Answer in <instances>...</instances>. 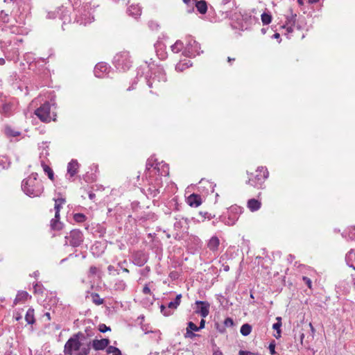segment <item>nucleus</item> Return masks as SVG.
Segmentation results:
<instances>
[{
  "mask_svg": "<svg viewBox=\"0 0 355 355\" xmlns=\"http://www.w3.org/2000/svg\"><path fill=\"white\" fill-rule=\"evenodd\" d=\"M240 331L243 336H248L252 331V327L249 324H244L241 326Z\"/></svg>",
  "mask_w": 355,
  "mask_h": 355,
  "instance_id": "28",
  "label": "nucleus"
},
{
  "mask_svg": "<svg viewBox=\"0 0 355 355\" xmlns=\"http://www.w3.org/2000/svg\"><path fill=\"white\" fill-rule=\"evenodd\" d=\"M110 340L107 338L94 339L91 342L85 334L78 332L73 334L65 343L64 353L67 355H88L91 345L98 351L108 347Z\"/></svg>",
  "mask_w": 355,
  "mask_h": 355,
  "instance_id": "1",
  "label": "nucleus"
},
{
  "mask_svg": "<svg viewBox=\"0 0 355 355\" xmlns=\"http://www.w3.org/2000/svg\"><path fill=\"white\" fill-rule=\"evenodd\" d=\"M219 245H220L219 239L217 236H214L209 239V241L207 243V248L211 251L216 252L218 250Z\"/></svg>",
  "mask_w": 355,
  "mask_h": 355,
  "instance_id": "15",
  "label": "nucleus"
},
{
  "mask_svg": "<svg viewBox=\"0 0 355 355\" xmlns=\"http://www.w3.org/2000/svg\"><path fill=\"white\" fill-rule=\"evenodd\" d=\"M73 218L76 222L82 223L85 220V216L83 214H76Z\"/></svg>",
  "mask_w": 355,
  "mask_h": 355,
  "instance_id": "34",
  "label": "nucleus"
},
{
  "mask_svg": "<svg viewBox=\"0 0 355 355\" xmlns=\"http://www.w3.org/2000/svg\"><path fill=\"white\" fill-rule=\"evenodd\" d=\"M19 318H20V317H19V316H17V317L16 318V320H19Z\"/></svg>",
  "mask_w": 355,
  "mask_h": 355,
  "instance_id": "64",
  "label": "nucleus"
},
{
  "mask_svg": "<svg viewBox=\"0 0 355 355\" xmlns=\"http://www.w3.org/2000/svg\"><path fill=\"white\" fill-rule=\"evenodd\" d=\"M149 166H150V163L148 162V163L147 164V167H148V170H150V168L149 167Z\"/></svg>",
  "mask_w": 355,
  "mask_h": 355,
  "instance_id": "58",
  "label": "nucleus"
},
{
  "mask_svg": "<svg viewBox=\"0 0 355 355\" xmlns=\"http://www.w3.org/2000/svg\"><path fill=\"white\" fill-rule=\"evenodd\" d=\"M261 17V21L264 25L269 24L272 21V17L270 14L263 13Z\"/></svg>",
  "mask_w": 355,
  "mask_h": 355,
  "instance_id": "31",
  "label": "nucleus"
},
{
  "mask_svg": "<svg viewBox=\"0 0 355 355\" xmlns=\"http://www.w3.org/2000/svg\"><path fill=\"white\" fill-rule=\"evenodd\" d=\"M196 8L201 13L204 14L207 12V7L205 1H200L196 3Z\"/></svg>",
  "mask_w": 355,
  "mask_h": 355,
  "instance_id": "25",
  "label": "nucleus"
},
{
  "mask_svg": "<svg viewBox=\"0 0 355 355\" xmlns=\"http://www.w3.org/2000/svg\"><path fill=\"white\" fill-rule=\"evenodd\" d=\"M25 320L28 324H33L35 322L34 309H28L25 315Z\"/></svg>",
  "mask_w": 355,
  "mask_h": 355,
  "instance_id": "23",
  "label": "nucleus"
},
{
  "mask_svg": "<svg viewBox=\"0 0 355 355\" xmlns=\"http://www.w3.org/2000/svg\"><path fill=\"white\" fill-rule=\"evenodd\" d=\"M239 355H259V354H257V353H252L251 352L243 351V350H240L239 352Z\"/></svg>",
  "mask_w": 355,
  "mask_h": 355,
  "instance_id": "39",
  "label": "nucleus"
},
{
  "mask_svg": "<svg viewBox=\"0 0 355 355\" xmlns=\"http://www.w3.org/2000/svg\"><path fill=\"white\" fill-rule=\"evenodd\" d=\"M181 298H182V295L179 294L176 296L175 299L173 301H172L168 304L167 308L165 306L162 305L160 307L162 313L166 316H168V315H171L172 312L171 311H169L168 309H176L177 307L180 304Z\"/></svg>",
  "mask_w": 355,
  "mask_h": 355,
  "instance_id": "7",
  "label": "nucleus"
},
{
  "mask_svg": "<svg viewBox=\"0 0 355 355\" xmlns=\"http://www.w3.org/2000/svg\"><path fill=\"white\" fill-rule=\"evenodd\" d=\"M10 110V105L8 104H5L2 106V112L4 113H8Z\"/></svg>",
  "mask_w": 355,
  "mask_h": 355,
  "instance_id": "43",
  "label": "nucleus"
},
{
  "mask_svg": "<svg viewBox=\"0 0 355 355\" xmlns=\"http://www.w3.org/2000/svg\"><path fill=\"white\" fill-rule=\"evenodd\" d=\"M162 172H161V175H166L168 174V168L167 165H162Z\"/></svg>",
  "mask_w": 355,
  "mask_h": 355,
  "instance_id": "40",
  "label": "nucleus"
},
{
  "mask_svg": "<svg viewBox=\"0 0 355 355\" xmlns=\"http://www.w3.org/2000/svg\"><path fill=\"white\" fill-rule=\"evenodd\" d=\"M28 297L29 295L26 291H19L15 299V304L25 302Z\"/></svg>",
  "mask_w": 355,
  "mask_h": 355,
  "instance_id": "21",
  "label": "nucleus"
},
{
  "mask_svg": "<svg viewBox=\"0 0 355 355\" xmlns=\"http://www.w3.org/2000/svg\"><path fill=\"white\" fill-rule=\"evenodd\" d=\"M108 69L109 67L107 64L101 62L96 65L94 72L96 77L101 78L104 73H107Z\"/></svg>",
  "mask_w": 355,
  "mask_h": 355,
  "instance_id": "12",
  "label": "nucleus"
},
{
  "mask_svg": "<svg viewBox=\"0 0 355 355\" xmlns=\"http://www.w3.org/2000/svg\"><path fill=\"white\" fill-rule=\"evenodd\" d=\"M21 189L31 198L40 196L44 191V186L41 180H37V174L32 173L21 182Z\"/></svg>",
  "mask_w": 355,
  "mask_h": 355,
  "instance_id": "2",
  "label": "nucleus"
},
{
  "mask_svg": "<svg viewBox=\"0 0 355 355\" xmlns=\"http://www.w3.org/2000/svg\"><path fill=\"white\" fill-rule=\"evenodd\" d=\"M213 355H223L222 352L220 350H215L213 353Z\"/></svg>",
  "mask_w": 355,
  "mask_h": 355,
  "instance_id": "49",
  "label": "nucleus"
},
{
  "mask_svg": "<svg viewBox=\"0 0 355 355\" xmlns=\"http://www.w3.org/2000/svg\"><path fill=\"white\" fill-rule=\"evenodd\" d=\"M42 166L43 167L44 172L48 175L49 178L51 180H53V179H54L53 175L54 174H53V170L49 166H47L46 164H45L43 162L42 163Z\"/></svg>",
  "mask_w": 355,
  "mask_h": 355,
  "instance_id": "29",
  "label": "nucleus"
},
{
  "mask_svg": "<svg viewBox=\"0 0 355 355\" xmlns=\"http://www.w3.org/2000/svg\"><path fill=\"white\" fill-rule=\"evenodd\" d=\"M189 1H190V0H183V1H184V3H188Z\"/></svg>",
  "mask_w": 355,
  "mask_h": 355,
  "instance_id": "61",
  "label": "nucleus"
},
{
  "mask_svg": "<svg viewBox=\"0 0 355 355\" xmlns=\"http://www.w3.org/2000/svg\"><path fill=\"white\" fill-rule=\"evenodd\" d=\"M273 37H274L275 38H276V39H278V38H279L280 35H279V33H277L274 34Z\"/></svg>",
  "mask_w": 355,
  "mask_h": 355,
  "instance_id": "53",
  "label": "nucleus"
},
{
  "mask_svg": "<svg viewBox=\"0 0 355 355\" xmlns=\"http://www.w3.org/2000/svg\"><path fill=\"white\" fill-rule=\"evenodd\" d=\"M196 304L197 306L196 312L200 314L203 318H206L209 313V303L205 301H196Z\"/></svg>",
  "mask_w": 355,
  "mask_h": 355,
  "instance_id": "8",
  "label": "nucleus"
},
{
  "mask_svg": "<svg viewBox=\"0 0 355 355\" xmlns=\"http://www.w3.org/2000/svg\"><path fill=\"white\" fill-rule=\"evenodd\" d=\"M276 320L277 322L273 324L272 328L277 331V334L275 335V338H279L281 337L282 318L280 317H277Z\"/></svg>",
  "mask_w": 355,
  "mask_h": 355,
  "instance_id": "22",
  "label": "nucleus"
},
{
  "mask_svg": "<svg viewBox=\"0 0 355 355\" xmlns=\"http://www.w3.org/2000/svg\"><path fill=\"white\" fill-rule=\"evenodd\" d=\"M159 165L160 164H156L155 166H153V164L150 165L153 168L151 172H154V173H159Z\"/></svg>",
  "mask_w": 355,
  "mask_h": 355,
  "instance_id": "42",
  "label": "nucleus"
},
{
  "mask_svg": "<svg viewBox=\"0 0 355 355\" xmlns=\"http://www.w3.org/2000/svg\"><path fill=\"white\" fill-rule=\"evenodd\" d=\"M176 221L174 223V227L176 230L180 231L186 230L189 227V221L188 219L184 217L176 218Z\"/></svg>",
  "mask_w": 355,
  "mask_h": 355,
  "instance_id": "11",
  "label": "nucleus"
},
{
  "mask_svg": "<svg viewBox=\"0 0 355 355\" xmlns=\"http://www.w3.org/2000/svg\"><path fill=\"white\" fill-rule=\"evenodd\" d=\"M318 0H309V2L311 3H315L316 2H318Z\"/></svg>",
  "mask_w": 355,
  "mask_h": 355,
  "instance_id": "54",
  "label": "nucleus"
},
{
  "mask_svg": "<svg viewBox=\"0 0 355 355\" xmlns=\"http://www.w3.org/2000/svg\"><path fill=\"white\" fill-rule=\"evenodd\" d=\"M5 64V60L3 58H0V65H3Z\"/></svg>",
  "mask_w": 355,
  "mask_h": 355,
  "instance_id": "51",
  "label": "nucleus"
},
{
  "mask_svg": "<svg viewBox=\"0 0 355 355\" xmlns=\"http://www.w3.org/2000/svg\"><path fill=\"white\" fill-rule=\"evenodd\" d=\"M35 114L42 121L49 122L51 121L49 103H46L40 106L35 110Z\"/></svg>",
  "mask_w": 355,
  "mask_h": 355,
  "instance_id": "6",
  "label": "nucleus"
},
{
  "mask_svg": "<svg viewBox=\"0 0 355 355\" xmlns=\"http://www.w3.org/2000/svg\"><path fill=\"white\" fill-rule=\"evenodd\" d=\"M302 279H303L304 282L307 285V286L309 288H311V280L306 277H303Z\"/></svg>",
  "mask_w": 355,
  "mask_h": 355,
  "instance_id": "41",
  "label": "nucleus"
},
{
  "mask_svg": "<svg viewBox=\"0 0 355 355\" xmlns=\"http://www.w3.org/2000/svg\"><path fill=\"white\" fill-rule=\"evenodd\" d=\"M55 206L54 209L55 210V218H60V211L63 204L65 203V200L64 198H58L55 199Z\"/></svg>",
  "mask_w": 355,
  "mask_h": 355,
  "instance_id": "19",
  "label": "nucleus"
},
{
  "mask_svg": "<svg viewBox=\"0 0 355 355\" xmlns=\"http://www.w3.org/2000/svg\"><path fill=\"white\" fill-rule=\"evenodd\" d=\"M346 261L347 264L355 269V251L352 250L346 255Z\"/></svg>",
  "mask_w": 355,
  "mask_h": 355,
  "instance_id": "20",
  "label": "nucleus"
},
{
  "mask_svg": "<svg viewBox=\"0 0 355 355\" xmlns=\"http://www.w3.org/2000/svg\"><path fill=\"white\" fill-rule=\"evenodd\" d=\"M0 20L4 23H8L9 21V15L2 10L0 12Z\"/></svg>",
  "mask_w": 355,
  "mask_h": 355,
  "instance_id": "33",
  "label": "nucleus"
},
{
  "mask_svg": "<svg viewBox=\"0 0 355 355\" xmlns=\"http://www.w3.org/2000/svg\"><path fill=\"white\" fill-rule=\"evenodd\" d=\"M195 336H196V334H193L192 331H191L189 329L187 328V332L184 335L185 338H191L194 337Z\"/></svg>",
  "mask_w": 355,
  "mask_h": 355,
  "instance_id": "38",
  "label": "nucleus"
},
{
  "mask_svg": "<svg viewBox=\"0 0 355 355\" xmlns=\"http://www.w3.org/2000/svg\"><path fill=\"white\" fill-rule=\"evenodd\" d=\"M286 28H287V31L289 33L293 31V28L291 26H288Z\"/></svg>",
  "mask_w": 355,
  "mask_h": 355,
  "instance_id": "52",
  "label": "nucleus"
},
{
  "mask_svg": "<svg viewBox=\"0 0 355 355\" xmlns=\"http://www.w3.org/2000/svg\"><path fill=\"white\" fill-rule=\"evenodd\" d=\"M123 270L125 272H128L129 270L127 268H123Z\"/></svg>",
  "mask_w": 355,
  "mask_h": 355,
  "instance_id": "56",
  "label": "nucleus"
},
{
  "mask_svg": "<svg viewBox=\"0 0 355 355\" xmlns=\"http://www.w3.org/2000/svg\"><path fill=\"white\" fill-rule=\"evenodd\" d=\"M183 47V43L180 41H177L173 45L171 46V50L173 53L180 52Z\"/></svg>",
  "mask_w": 355,
  "mask_h": 355,
  "instance_id": "30",
  "label": "nucleus"
},
{
  "mask_svg": "<svg viewBox=\"0 0 355 355\" xmlns=\"http://www.w3.org/2000/svg\"><path fill=\"white\" fill-rule=\"evenodd\" d=\"M161 188V178H157L155 180V184H150L148 188V195L151 197H155L159 193V189Z\"/></svg>",
  "mask_w": 355,
  "mask_h": 355,
  "instance_id": "10",
  "label": "nucleus"
},
{
  "mask_svg": "<svg viewBox=\"0 0 355 355\" xmlns=\"http://www.w3.org/2000/svg\"><path fill=\"white\" fill-rule=\"evenodd\" d=\"M60 218H53L51 221V227L53 230H59L62 227V224L60 222Z\"/></svg>",
  "mask_w": 355,
  "mask_h": 355,
  "instance_id": "26",
  "label": "nucleus"
},
{
  "mask_svg": "<svg viewBox=\"0 0 355 355\" xmlns=\"http://www.w3.org/2000/svg\"><path fill=\"white\" fill-rule=\"evenodd\" d=\"M46 317H48L49 318H50V313H46Z\"/></svg>",
  "mask_w": 355,
  "mask_h": 355,
  "instance_id": "57",
  "label": "nucleus"
},
{
  "mask_svg": "<svg viewBox=\"0 0 355 355\" xmlns=\"http://www.w3.org/2000/svg\"><path fill=\"white\" fill-rule=\"evenodd\" d=\"M97 272V268L95 266H92L89 268V273L92 275H95Z\"/></svg>",
  "mask_w": 355,
  "mask_h": 355,
  "instance_id": "45",
  "label": "nucleus"
},
{
  "mask_svg": "<svg viewBox=\"0 0 355 355\" xmlns=\"http://www.w3.org/2000/svg\"><path fill=\"white\" fill-rule=\"evenodd\" d=\"M4 133L7 137L10 139L15 138L21 135V132L12 128L10 126H6L4 129Z\"/></svg>",
  "mask_w": 355,
  "mask_h": 355,
  "instance_id": "17",
  "label": "nucleus"
},
{
  "mask_svg": "<svg viewBox=\"0 0 355 355\" xmlns=\"http://www.w3.org/2000/svg\"><path fill=\"white\" fill-rule=\"evenodd\" d=\"M234 60V59H232V58H230V57L228 58V61H229V62H230V61H232V60Z\"/></svg>",
  "mask_w": 355,
  "mask_h": 355,
  "instance_id": "59",
  "label": "nucleus"
},
{
  "mask_svg": "<svg viewBox=\"0 0 355 355\" xmlns=\"http://www.w3.org/2000/svg\"><path fill=\"white\" fill-rule=\"evenodd\" d=\"M87 297L91 298V300L96 305L103 303V300L97 293H91L90 296H87Z\"/></svg>",
  "mask_w": 355,
  "mask_h": 355,
  "instance_id": "24",
  "label": "nucleus"
},
{
  "mask_svg": "<svg viewBox=\"0 0 355 355\" xmlns=\"http://www.w3.org/2000/svg\"><path fill=\"white\" fill-rule=\"evenodd\" d=\"M143 293H144V294H146V295H147V294H150V288H149L148 286H145L144 287V288H143Z\"/></svg>",
  "mask_w": 355,
  "mask_h": 355,
  "instance_id": "46",
  "label": "nucleus"
},
{
  "mask_svg": "<svg viewBox=\"0 0 355 355\" xmlns=\"http://www.w3.org/2000/svg\"><path fill=\"white\" fill-rule=\"evenodd\" d=\"M79 168V164L76 160L72 159L67 166V173L70 175L71 177H73L78 173V170Z\"/></svg>",
  "mask_w": 355,
  "mask_h": 355,
  "instance_id": "14",
  "label": "nucleus"
},
{
  "mask_svg": "<svg viewBox=\"0 0 355 355\" xmlns=\"http://www.w3.org/2000/svg\"><path fill=\"white\" fill-rule=\"evenodd\" d=\"M200 215H201V216H202V217H203V218H209V219H211V218H212V216H211V214H208L207 212H204V213H203V212L200 211Z\"/></svg>",
  "mask_w": 355,
  "mask_h": 355,
  "instance_id": "44",
  "label": "nucleus"
},
{
  "mask_svg": "<svg viewBox=\"0 0 355 355\" xmlns=\"http://www.w3.org/2000/svg\"><path fill=\"white\" fill-rule=\"evenodd\" d=\"M187 329H189L191 331H199V328L192 322H189L188 323Z\"/></svg>",
  "mask_w": 355,
  "mask_h": 355,
  "instance_id": "35",
  "label": "nucleus"
},
{
  "mask_svg": "<svg viewBox=\"0 0 355 355\" xmlns=\"http://www.w3.org/2000/svg\"><path fill=\"white\" fill-rule=\"evenodd\" d=\"M200 44L196 41L191 40L189 41L187 45V50L184 51V54L187 56L198 55L200 53Z\"/></svg>",
  "mask_w": 355,
  "mask_h": 355,
  "instance_id": "9",
  "label": "nucleus"
},
{
  "mask_svg": "<svg viewBox=\"0 0 355 355\" xmlns=\"http://www.w3.org/2000/svg\"><path fill=\"white\" fill-rule=\"evenodd\" d=\"M89 198L91 200H93V199L95 198V194H94V193H89Z\"/></svg>",
  "mask_w": 355,
  "mask_h": 355,
  "instance_id": "50",
  "label": "nucleus"
},
{
  "mask_svg": "<svg viewBox=\"0 0 355 355\" xmlns=\"http://www.w3.org/2000/svg\"><path fill=\"white\" fill-rule=\"evenodd\" d=\"M298 2L300 3V4H302V0H297Z\"/></svg>",
  "mask_w": 355,
  "mask_h": 355,
  "instance_id": "63",
  "label": "nucleus"
},
{
  "mask_svg": "<svg viewBox=\"0 0 355 355\" xmlns=\"http://www.w3.org/2000/svg\"><path fill=\"white\" fill-rule=\"evenodd\" d=\"M205 320L204 319H202L200 322V326L198 327L199 328V330L201 329H203L205 327Z\"/></svg>",
  "mask_w": 355,
  "mask_h": 355,
  "instance_id": "48",
  "label": "nucleus"
},
{
  "mask_svg": "<svg viewBox=\"0 0 355 355\" xmlns=\"http://www.w3.org/2000/svg\"><path fill=\"white\" fill-rule=\"evenodd\" d=\"M66 244H69L71 246L77 247L80 245L83 241V234L78 230H73L71 231L69 236H65Z\"/></svg>",
  "mask_w": 355,
  "mask_h": 355,
  "instance_id": "5",
  "label": "nucleus"
},
{
  "mask_svg": "<svg viewBox=\"0 0 355 355\" xmlns=\"http://www.w3.org/2000/svg\"><path fill=\"white\" fill-rule=\"evenodd\" d=\"M99 331L102 333H105L107 331H110V328L109 327H107L105 324H101L99 325V328H98Z\"/></svg>",
  "mask_w": 355,
  "mask_h": 355,
  "instance_id": "37",
  "label": "nucleus"
},
{
  "mask_svg": "<svg viewBox=\"0 0 355 355\" xmlns=\"http://www.w3.org/2000/svg\"><path fill=\"white\" fill-rule=\"evenodd\" d=\"M187 203L191 207H197L202 203L201 198L200 196L193 193L187 198Z\"/></svg>",
  "mask_w": 355,
  "mask_h": 355,
  "instance_id": "13",
  "label": "nucleus"
},
{
  "mask_svg": "<svg viewBox=\"0 0 355 355\" xmlns=\"http://www.w3.org/2000/svg\"><path fill=\"white\" fill-rule=\"evenodd\" d=\"M224 324L225 327H232L234 325L233 320L230 318H227L224 321Z\"/></svg>",
  "mask_w": 355,
  "mask_h": 355,
  "instance_id": "36",
  "label": "nucleus"
},
{
  "mask_svg": "<svg viewBox=\"0 0 355 355\" xmlns=\"http://www.w3.org/2000/svg\"><path fill=\"white\" fill-rule=\"evenodd\" d=\"M268 172L267 168L261 166L257 168L253 177L249 178L248 183L254 187H260L261 184L268 178Z\"/></svg>",
  "mask_w": 355,
  "mask_h": 355,
  "instance_id": "4",
  "label": "nucleus"
},
{
  "mask_svg": "<svg viewBox=\"0 0 355 355\" xmlns=\"http://www.w3.org/2000/svg\"><path fill=\"white\" fill-rule=\"evenodd\" d=\"M261 203L258 200H256L254 198L250 199L248 201V208L251 211H256L259 210L261 207Z\"/></svg>",
  "mask_w": 355,
  "mask_h": 355,
  "instance_id": "16",
  "label": "nucleus"
},
{
  "mask_svg": "<svg viewBox=\"0 0 355 355\" xmlns=\"http://www.w3.org/2000/svg\"><path fill=\"white\" fill-rule=\"evenodd\" d=\"M114 62L118 69L123 71L128 69L131 64L129 52L123 51L117 53L114 58Z\"/></svg>",
  "mask_w": 355,
  "mask_h": 355,
  "instance_id": "3",
  "label": "nucleus"
},
{
  "mask_svg": "<svg viewBox=\"0 0 355 355\" xmlns=\"http://www.w3.org/2000/svg\"><path fill=\"white\" fill-rule=\"evenodd\" d=\"M309 326H310V327L311 329V331H314V328H313V325L311 324V323L309 324Z\"/></svg>",
  "mask_w": 355,
  "mask_h": 355,
  "instance_id": "55",
  "label": "nucleus"
},
{
  "mask_svg": "<svg viewBox=\"0 0 355 355\" xmlns=\"http://www.w3.org/2000/svg\"><path fill=\"white\" fill-rule=\"evenodd\" d=\"M191 65L190 61H186L184 62H180L176 64L175 69L178 71H182L185 69L189 68Z\"/></svg>",
  "mask_w": 355,
  "mask_h": 355,
  "instance_id": "27",
  "label": "nucleus"
},
{
  "mask_svg": "<svg viewBox=\"0 0 355 355\" xmlns=\"http://www.w3.org/2000/svg\"><path fill=\"white\" fill-rule=\"evenodd\" d=\"M107 354H112V355H121V351L113 346H108L107 348Z\"/></svg>",
  "mask_w": 355,
  "mask_h": 355,
  "instance_id": "32",
  "label": "nucleus"
},
{
  "mask_svg": "<svg viewBox=\"0 0 355 355\" xmlns=\"http://www.w3.org/2000/svg\"><path fill=\"white\" fill-rule=\"evenodd\" d=\"M269 349H270V352L272 354H274L275 353V345L271 343L269 345Z\"/></svg>",
  "mask_w": 355,
  "mask_h": 355,
  "instance_id": "47",
  "label": "nucleus"
},
{
  "mask_svg": "<svg viewBox=\"0 0 355 355\" xmlns=\"http://www.w3.org/2000/svg\"><path fill=\"white\" fill-rule=\"evenodd\" d=\"M128 13L129 15L137 18L138 16L141 15V9L138 5H131L128 8Z\"/></svg>",
  "mask_w": 355,
  "mask_h": 355,
  "instance_id": "18",
  "label": "nucleus"
},
{
  "mask_svg": "<svg viewBox=\"0 0 355 355\" xmlns=\"http://www.w3.org/2000/svg\"><path fill=\"white\" fill-rule=\"evenodd\" d=\"M304 336V334H302V336H301V340H303Z\"/></svg>",
  "mask_w": 355,
  "mask_h": 355,
  "instance_id": "62",
  "label": "nucleus"
},
{
  "mask_svg": "<svg viewBox=\"0 0 355 355\" xmlns=\"http://www.w3.org/2000/svg\"><path fill=\"white\" fill-rule=\"evenodd\" d=\"M112 266H110L108 267V270H109L110 271V270H112Z\"/></svg>",
  "mask_w": 355,
  "mask_h": 355,
  "instance_id": "60",
  "label": "nucleus"
}]
</instances>
